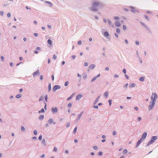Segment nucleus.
I'll return each mask as SVG.
<instances>
[{"instance_id": "58836bf2", "label": "nucleus", "mask_w": 158, "mask_h": 158, "mask_svg": "<svg viewBox=\"0 0 158 158\" xmlns=\"http://www.w3.org/2000/svg\"><path fill=\"white\" fill-rule=\"evenodd\" d=\"M33 134H34V135H36L37 134V132L36 130H34L33 131Z\"/></svg>"}, {"instance_id": "680f3d73", "label": "nucleus", "mask_w": 158, "mask_h": 158, "mask_svg": "<svg viewBox=\"0 0 158 158\" xmlns=\"http://www.w3.org/2000/svg\"><path fill=\"white\" fill-rule=\"evenodd\" d=\"M70 124L69 123H67L66 124V127H69V126H70Z\"/></svg>"}, {"instance_id": "a878e982", "label": "nucleus", "mask_w": 158, "mask_h": 158, "mask_svg": "<svg viewBox=\"0 0 158 158\" xmlns=\"http://www.w3.org/2000/svg\"><path fill=\"white\" fill-rule=\"evenodd\" d=\"M140 23L145 28H146L147 27V26L146 25V24L143 22H140Z\"/></svg>"}, {"instance_id": "c85d7f7f", "label": "nucleus", "mask_w": 158, "mask_h": 158, "mask_svg": "<svg viewBox=\"0 0 158 158\" xmlns=\"http://www.w3.org/2000/svg\"><path fill=\"white\" fill-rule=\"evenodd\" d=\"M77 126H76L74 128V129L73 131V132L74 134L76 133L77 130Z\"/></svg>"}, {"instance_id": "13d9d810", "label": "nucleus", "mask_w": 158, "mask_h": 158, "mask_svg": "<svg viewBox=\"0 0 158 158\" xmlns=\"http://www.w3.org/2000/svg\"><path fill=\"white\" fill-rule=\"evenodd\" d=\"M82 43V42L81 40H79L78 41L77 44L79 45L81 44Z\"/></svg>"}, {"instance_id": "79ce46f5", "label": "nucleus", "mask_w": 158, "mask_h": 158, "mask_svg": "<svg viewBox=\"0 0 158 158\" xmlns=\"http://www.w3.org/2000/svg\"><path fill=\"white\" fill-rule=\"evenodd\" d=\"M96 77H94L91 80V81L92 82H93L94 81H95L96 80Z\"/></svg>"}, {"instance_id": "8fccbe9b", "label": "nucleus", "mask_w": 158, "mask_h": 158, "mask_svg": "<svg viewBox=\"0 0 158 158\" xmlns=\"http://www.w3.org/2000/svg\"><path fill=\"white\" fill-rule=\"evenodd\" d=\"M108 102L110 104V106L112 103V100L111 99L109 100Z\"/></svg>"}, {"instance_id": "423d86ee", "label": "nucleus", "mask_w": 158, "mask_h": 158, "mask_svg": "<svg viewBox=\"0 0 158 158\" xmlns=\"http://www.w3.org/2000/svg\"><path fill=\"white\" fill-rule=\"evenodd\" d=\"M130 8L131 9V11L132 12H134V13H136V12H138L139 13V10H134L135 8L134 6H130Z\"/></svg>"}, {"instance_id": "a19ab883", "label": "nucleus", "mask_w": 158, "mask_h": 158, "mask_svg": "<svg viewBox=\"0 0 158 158\" xmlns=\"http://www.w3.org/2000/svg\"><path fill=\"white\" fill-rule=\"evenodd\" d=\"M144 17L146 19H147V20H149V18L148 17V16L147 15H144Z\"/></svg>"}, {"instance_id": "a18cd8bd", "label": "nucleus", "mask_w": 158, "mask_h": 158, "mask_svg": "<svg viewBox=\"0 0 158 158\" xmlns=\"http://www.w3.org/2000/svg\"><path fill=\"white\" fill-rule=\"evenodd\" d=\"M103 154V152H99L98 153V155L99 156H101Z\"/></svg>"}, {"instance_id": "72a5a7b5", "label": "nucleus", "mask_w": 158, "mask_h": 158, "mask_svg": "<svg viewBox=\"0 0 158 158\" xmlns=\"http://www.w3.org/2000/svg\"><path fill=\"white\" fill-rule=\"evenodd\" d=\"M45 100V101L47 102H48V96L47 95H46L44 96Z\"/></svg>"}, {"instance_id": "a211bd4d", "label": "nucleus", "mask_w": 158, "mask_h": 158, "mask_svg": "<svg viewBox=\"0 0 158 158\" xmlns=\"http://www.w3.org/2000/svg\"><path fill=\"white\" fill-rule=\"evenodd\" d=\"M51 89V83H50L48 85V92H49Z\"/></svg>"}, {"instance_id": "9b49d317", "label": "nucleus", "mask_w": 158, "mask_h": 158, "mask_svg": "<svg viewBox=\"0 0 158 158\" xmlns=\"http://www.w3.org/2000/svg\"><path fill=\"white\" fill-rule=\"evenodd\" d=\"M103 35L106 38L109 35V34L108 32L106 31L104 32Z\"/></svg>"}, {"instance_id": "7c9ffc66", "label": "nucleus", "mask_w": 158, "mask_h": 158, "mask_svg": "<svg viewBox=\"0 0 158 158\" xmlns=\"http://www.w3.org/2000/svg\"><path fill=\"white\" fill-rule=\"evenodd\" d=\"M99 100L97 98L95 100V101H94V104H96L99 101Z\"/></svg>"}, {"instance_id": "412c9836", "label": "nucleus", "mask_w": 158, "mask_h": 158, "mask_svg": "<svg viewBox=\"0 0 158 158\" xmlns=\"http://www.w3.org/2000/svg\"><path fill=\"white\" fill-rule=\"evenodd\" d=\"M48 122L50 124L52 123H53V120L52 118H50L48 120Z\"/></svg>"}, {"instance_id": "6e6552de", "label": "nucleus", "mask_w": 158, "mask_h": 158, "mask_svg": "<svg viewBox=\"0 0 158 158\" xmlns=\"http://www.w3.org/2000/svg\"><path fill=\"white\" fill-rule=\"evenodd\" d=\"M58 109L57 107H52L51 109L52 112L53 113H56Z\"/></svg>"}, {"instance_id": "37998d69", "label": "nucleus", "mask_w": 158, "mask_h": 158, "mask_svg": "<svg viewBox=\"0 0 158 158\" xmlns=\"http://www.w3.org/2000/svg\"><path fill=\"white\" fill-rule=\"evenodd\" d=\"M73 94L71 96H70L67 99V100H70V99H72V98L73 97Z\"/></svg>"}, {"instance_id": "c756f323", "label": "nucleus", "mask_w": 158, "mask_h": 158, "mask_svg": "<svg viewBox=\"0 0 158 158\" xmlns=\"http://www.w3.org/2000/svg\"><path fill=\"white\" fill-rule=\"evenodd\" d=\"M83 78L84 79H85L87 78V75L86 73H84L83 74Z\"/></svg>"}, {"instance_id": "09e8293b", "label": "nucleus", "mask_w": 158, "mask_h": 158, "mask_svg": "<svg viewBox=\"0 0 158 158\" xmlns=\"http://www.w3.org/2000/svg\"><path fill=\"white\" fill-rule=\"evenodd\" d=\"M57 148L56 147H55L53 149V151L55 152H56L57 151Z\"/></svg>"}, {"instance_id": "ea45409f", "label": "nucleus", "mask_w": 158, "mask_h": 158, "mask_svg": "<svg viewBox=\"0 0 158 158\" xmlns=\"http://www.w3.org/2000/svg\"><path fill=\"white\" fill-rule=\"evenodd\" d=\"M72 106V103H69L67 105V106L69 108L71 107Z\"/></svg>"}, {"instance_id": "e433bc0d", "label": "nucleus", "mask_w": 158, "mask_h": 158, "mask_svg": "<svg viewBox=\"0 0 158 158\" xmlns=\"http://www.w3.org/2000/svg\"><path fill=\"white\" fill-rule=\"evenodd\" d=\"M43 96H41L39 99V101H41L43 100Z\"/></svg>"}, {"instance_id": "f704fd0d", "label": "nucleus", "mask_w": 158, "mask_h": 158, "mask_svg": "<svg viewBox=\"0 0 158 158\" xmlns=\"http://www.w3.org/2000/svg\"><path fill=\"white\" fill-rule=\"evenodd\" d=\"M127 152V150L126 149H124L123 152V153L124 154H126Z\"/></svg>"}, {"instance_id": "338daca9", "label": "nucleus", "mask_w": 158, "mask_h": 158, "mask_svg": "<svg viewBox=\"0 0 158 158\" xmlns=\"http://www.w3.org/2000/svg\"><path fill=\"white\" fill-rule=\"evenodd\" d=\"M36 49L37 50L39 51V50H40L41 48L39 47H37L36 48Z\"/></svg>"}, {"instance_id": "5fc2aeb1", "label": "nucleus", "mask_w": 158, "mask_h": 158, "mask_svg": "<svg viewBox=\"0 0 158 158\" xmlns=\"http://www.w3.org/2000/svg\"><path fill=\"white\" fill-rule=\"evenodd\" d=\"M138 58H139V62H140V63H142L143 61H142V60L141 59V58L139 57Z\"/></svg>"}, {"instance_id": "f257e3e1", "label": "nucleus", "mask_w": 158, "mask_h": 158, "mask_svg": "<svg viewBox=\"0 0 158 158\" xmlns=\"http://www.w3.org/2000/svg\"><path fill=\"white\" fill-rule=\"evenodd\" d=\"M104 5L99 1L94 0L93 1L92 6L90 8V10L93 12L97 11L98 9L103 6Z\"/></svg>"}, {"instance_id": "e2e57ef3", "label": "nucleus", "mask_w": 158, "mask_h": 158, "mask_svg": "<svg viewBox=\"0 0 158 158\" xmlns=\"http://www.w3.org/2000/svg\"><path fill=\"white\" fill-rule=\"evenodd\" d=\"M135 43L136 45H138L139 44V42L138 41L136 40L135 41Z\"/></svg>"}, {"instance_id": "2f4dec72", "label": "nucleus", "mask_w": 158, "mask_h": 158, "mask_svg": "<svg viewBox=\"0 0 158 158\" xmlns=\"http://www.w3.org/2000/svg\"><path fill=\"white\" fill-rule=\"evenodd\" d=\"M69 83V82L68 81H67L65 82L64 84V85L65 86H67Z\"/></svg>"}, {"instance_id": "b1692460", "label": "nucleus", "mask_w": 158, "mask_h": 158, "mask_svg": "<svg viewBox=\"0 0 158 158\" xmlns=\"http://www.w3.org/2000/svg\"><path fill=\"white\" fill-rule=\"evenodd\" d=\"M22 96V95L20 94H19L17 95L16 96V98H19L21 97Z\"/></svg>"}, {"instance_id": "1a4fd4ad", "label": "nucleus", "mask_w": 158, "mask_h": 158, "mask_svg": "<svg viewBox=\"0 0 158 158\" xmlns=\"http://www.w3.org/2000/svg\"><path fill=\"white\" fill-rule=\"evenodd\" d=\"M142 141H143V140L140 138L138 140L137 143L135 145V148H137L139 146Z\"/></svg>"}, {"instance_id": "49530a36", "label": "nucleus", "mask_w": 158, "mask_h": 158, "mask_svg": "<svg viewBox=\"0 0 158 158\" xmlns=\"http://www.w3.org/2000/svg\"><path fill=\"white\" fill-rule=\"evenodd\" d=\"M128 83H127L126 84H125L124 86H123V87L124 88H125V89H127V86H128Z\"/></svg>"}, {"instance_id": "864d4df0", "label": "nucleus", "mask_w": 158, "mask_h": 158, "mask_svg": "<svg viewBox=\"0 0 158 158\" xmlns=\"http://www.w3.org/2000/svg\"><path fill=\"white\" fill-rule=\"evenodd\" d=\"M123 10H124L125 11H127V12H128L129 11L128 9L126 8H123Z\"/></svg>"}, {"instance_id": "4be33fe9", "label": "nucleus", "mask_w": 158, "mask_h": 158, "mask_svg": "<svg viewBox=\"0 0 158 158\" xmlns=\"http://www.w3.org/2000/svg\"><path fill=\"white\" fill-rule=\"evenodd\" d=\"M48 43L50 45H52V43L51 40L50 39H48L47 41Z\"/></svg>"}, {"instance_id": "5701e85b", "label": "nucleus", "mask_w": 158, "mask_h": 158, "mask_svg": "<svg viewBox=\"0 0 158 158\" xmlns=\"http://www.w3.org/2000/svg\"><path fill=\"white\" fill-rule=\"evenodd\" d=\"M104 95L106 98L108 96V92L107 91L104 94Z\"/></svg>"}, {"instance_id": "de8ad7c7", "label": "nucleus", "mask_w": 158, "mask_h": 158, "mask_svg": "<svg viewBox=\"0 0 158 158\" xmlns=\"http://www.w3.org/2000/svg\"><path fill=\"white\" fill-rule=\"evenodd\" d=\"M94 149L95 150H97L98 149V147L96 146H95L93 147Z\"/></svg>"}, {"instance_id": "6e6d98bb", "label": "nucleus", "mask_w": 158, "mask_h": 158, "mask_svg": "<svg viewBox=\"0 0 158 158\" xmlns=\"http://www.w3.org/2000/svg\"><path fill=\"white\" fill-rule=\"evenodd\" d=\"M77 76L78 77H80V79L79 80V81L80 82V81H81V75H80L79 73H78L77 74Z\"/></svg>"}, {"instance_id": "39448f33", "label": "nucleus", "mask_w": 158, "mask_h": 158, "mask_svg": "<svg viewBox=\"0 0 158 158\" xmlns=\"http://www.w3.org/2000/svg\"><path fill=\"white\" fill-rule=\"evenodd\" d=\"M84 113L83 111H82L81 112V113L79 114L78 117L76 119V122H78L80 118H81V115L83 114Z\"/></svg>"}, {"instance_id": "4d7b16f0", "label": "nucleus", "mask_w": 158, "mask_h": 158, "mask_svg": "<svg viewBox=\"0 0 158 158\" xmlns=\"http://www.w3.org/2000/svg\"><path fill=\"white\" fill-rule=\"evenodd\" d=\"M44 103L45 104V106H44V109L45 110H47V108H46L47 104H46V102H44Z\"/></svg>"}, {"instance_id": "bf43d9fd", "label": "nucleus", "mask_w": 158, "mask_h": 158, "mask_svg": "<svg viewBox=\"0 0 158 158\" xmlns=\"http://www.w3.org/2000/svg\"><path fill=\"white\" fill-rule=\"evenodd\" d=\"M123 72L125 73L126 74V70L125 69H124L123 70Z\"/></svg>"}, {"instance_id": "4c0bfd02", "label": "nucleus", "mask_w": 158, "mask_h": 158, "mask_svg": "<svg viewBox=\"0 0 158 158\" xmlns=\"http://www.w3.org/2000/svg\"><path fill=\"white\" fill-rule=\"evenodd\" d=\"M21 130L23 131H25V128L23 126H22L21 127Z\"/></svg>"}, {"instance_id": "c9c22d12", "label": "nucleus", "mask_w": 158, "mask_h": 158, "mask_svg": "<svg viewBox=\"0 0 158 158\" xmlns=\"http://www.w3.org/2000/svg\"><path fill=\"white\" fill-rule=\"evenodd\" d=\"M123 29L124 30H126L127 29V27L126 26V25H123Z\"/></svg>"}, {"instance_id": "ddd939ff", "label": "nucleus", "mask_w": 158, "mask_h": 158, "mask_svg": "<svg viewBox=\"0 0 158 158\" xmlns=\"http://www.w3.org/2000/svg\"><path fill=\"white\" fill-rule=\"evenodd\" d=\"M95 67V65L94 64H92L89 65V69H94Z\"/></svg>"}, {"instance_id": "cd10ccee", "label": "nucleus", "mask_w": 158, "mask_h": 158, "mask_svg": "<svg viewBox=\"0 0 158 158\" xmlns=\"http://www.w3.org/2000/svg\"><path fill=\"white\" fill-rule=\"evenodd\" d=\"M41 143L43 144H44V145L45 146L46 145V143H45V141L44 139H43Z\"/></svg>"}, {"instance_id": "9d476101", "label": "nucleus", "mask_w": 158, "mask_h": 158, "mask_svg": "<svg viewBox=\"0 0 158 158\" xmlns=\"http://www.w3.org/2000/svg\"><path fill=\"white\" fill-rule=\"evenodd\" d=\"M40 74L39 70V69H37V70L35 72H34V73L33 74V76L34 77L37 74L39 75Z\"/></svg>"}, {"instance_id": "f03ea898", "label": "nucleus", "mask_w": 158, "mask_h": 158, "mask_svg": "<svg viewBox=\"0 0 158 158\" xmlns=\"http://www.w3.org/2000/svg\"><path fill=\"white\" fill-rule=\"evenodd\" d=\"M157 96L156 93L152 94V95L151 97L152 101L150 102V104L148 106V109L149 110H152L154 107L156 99L157 98Z\"/></svg>"}, {"instance_id": "0eeeda50", "label": "nucleus", "mask_w": 158, "mask_h": 158, "mask_svg": "<svg viewBox=\"0 0 158 158\" xmlns=\"http://www.w3.org/2000/svg\"><path fill=\"white\" fill-rule=\"evenodd\" d=\"M147 132H144L143 133L141 137L140 138L143 140H144L147 136Z\"/></svg>"}, {"instance_id": "2eb2a0df", "label": "nucleus", "mask_w": 158, "mask_h": 158, "mask_svg": "<svg viewBox=\"0 0 158 158\" xmlns=\"http://www.w3.org/2000/svg\"><path fill=\"white\" fill-rule=\"evenodd\" d=\"M115 25L116 27H119L121 26V24L118 21H116L115 23Z\"/></svg>"}, {"instance_id": "473e14b6", "label": "nucleus", "mask_w": 158, "mask_h": 158, "mask_svg": "<svg viewBox=\"0 0 158 158\" xmlns=\"http://www.w3.org/2000/svg\"><path fill=\"white\" fill-rule=\"evenodd\" d=\"M42 134H40L38 137V139L39 140H42Z\"/></svg>"}, {"instance_id": "dca6fc26", "label": "nucleus", "mask_w": 158, "mask_h": 158, "mask_svg": "<svg viewBox=\"0 0 158 158\" xmlns=\"http://www.w3.org/2000/svg\"><path fill=\"white\" fill-rule=\"evenodd\" d=\"M107 20L109 25L111 26L112 27H114V25L113 24H112L111 21L109 19H108Z\"/></svg>"}, {"instance_id": "69168bd1", "label": "nucleus", "mask_w": 158, "mask_h": 158, "mask_svg": "<svg viewBox=\"0 0 158 158\" xmlns=\"http://www.w3.org/2000/svg\"><path fill=\"white\" fill-rule=\"evenodd\" d=\"M11 16V14L10 13H8L7 14V16L8 17H10Z\"/></svg>"}, {"instance_id": "f3484780", "label": "nucleus", "mask_w": 158, "mask_h": 158, "mask_svg": "<svg viewBox=\"0 0 158 158\" xmlns=\"http://www.w3.org/2000/svg\"><path fill=\"white\" fill-rule=\"evenodd\" d=\"M44 117V116L43 114L41 115L39 117V119L40 120H42Z\"/></svg>"}, {"instance_id": "603ef678", "label": "nucleus", "mask_w": 158, "mask_h": 158, "mask_svg": "<svg viewBox=\"0 0 158 158\" xmlns=\"http://www.w3.org/2000/svg\"><path fill=\"white\" fill-rule=\"evenodd\" d=\"M116 31L117 33H119L120 32V29L119 28H117L116 29Z\"/></svg>"}, {"instance_id": "6ab92c4d", "label": "nucleus", "mask_w": 158, "mask_h": 158, "mask_svg": "<svg viewBox=\"0 0 158 158\" xmlns=\"http://www.w3.org/2000/svg\"><path fill=\"white\" fill-rule=\"evenodd\" d=\"M136 86L135 84L134 83H132L130 84L129 86L131 87H134Z\"/></svg>"}, {"instance_id": "bb28decb", "label": "nucleus", "mask_w": 158, "mask_h": 158, "mask_svg": "<svg viewBox=\"0 0 158 158\" xmlns=\"http://www.w3.org/2000/svg\"><path fill=\"white\" fill-rule=\"evenodd\" d=\"M146 28V29L148 31L149 33L151 34H152V32L150 30V28L148 27H147Z\"/></svg>"}, {"instance_id": "393cba45", "label": "nucleus", "mask_w": 158, "mask_h": 158, "mask_svg": "<svg viewBox=\"0 0 158 158\" xmlns=\"http://www.w3.org/2000/svg\"><path fill=\"white\" fill-rule=\"evenodd\" d=\"M45 112L44 108H42L40 110L38 111L39 113H44Z\"/></svg>"}, {"instance_id": "3c124183", "label": "nucleus", "mask_w": 158, "mask_h": 158, "mask_svg": "<svg viewBox=\"0 0 158 158\" xmlns=\"http://www.w3.org/2000/svg\"><path fill=\"white\" fill-rule=\"evenodd\" d=\"M114 19L115 20H118L119 19V17L118 16H114Z\"/></svg>"}, {"instance_id": "0e129e2a", "label": "nucleus", "mask_w": 158, "mask_h": 158, "mask_svg": "<svg viewBox=\"0 0 158 158\" xmlns=\"http://www.w3.org/2000/svg\"><path fill=\"white\" fill-rule=\"evenodd\" d=\"M1 60H2V61H4V57L3 56H1Z\"/></svg>"}, {"instance_id": "4468645a", "label": "nucleus", "mask_w": 158, "mask_h": 158, "mask_svg": "<svg viewBox=\"0 0 158 158\" xmlns=\"http://www.w3.org/2000/svg\"><path fill=\"white\" fill-rule=\"evenodd\" d=\"M45 2L46 3L49 4V6L50 7H52L53 6V4L51 2L48 1H45Z\"/></svg>"}, {"instance_id": "20e7f679", "label": "nucleus", "mask_w": 158, "mask_h": 158, "mask_svg": "<svg viewBox=\"0 0 158 158\" xmlns=\"http://www.w3.org/2000/svg\"><path fill=\"white\" fill-rule=\"evenodd\" d=\"M61 88L60 86L58 85H55L52 88V90L54 92H55L56 90Z\"/></svg>"}, {"instance_id": "aec40b11", "label": "nucleus", "mask_w": 158, "mask_h": 158, "mask_svg": "<svg viewBox=\"0 0 158 158\" xmlns=\"http://www.w3.org/2000/svg\"><path fill=\"white\" fill-rule=\"evenodd\" d=\"M145 77H141L139 78V81H143L144 80Z\"/></svg>"}, {"instance_id": "f8f14e48", "label": "nucleus", "mask_w": 158, "mask_h": 158, "mask_svg": "<svg viewBox=\"0 0 158 158\" xmlns=\"http://www.w3.org/2000/svg\"><path fill=\"white\" fill-rule=\"evenodd\" d=\"M82 95L81 94H78L76 96V100H78L80 99L82 97Z\"/></svg>"}, {"instance_id": "c03bdc74", "label": "nucleus", "mask_w": 158, "mask_h": 158, "mask_svg": "<svg viewBox=\"0 0 158 158\" xmlns=\"http://www.w3.org/2000/svg\"><path fill=\"white\" fill-rule=\"evenodd\" d=\"M53 59H54V60H55L56 59V55L55 54H54L53 56Z\"/></svg>"}, {"instance_id": "052dcab7", "label": "nucleus", "mask_w": 158, "mask_h": 158, "mask_svg": "<svg viewBox=\"0 0 158 158\" xmlns=\"http://www.w3.org/2000/svg\"><path fill=\"white\" fill-rule=\"evenodd\" d=\"M117 134V132L115 131H114L113 132V135H116Z\"/></svg>"}, {"instance_id": "7ed1b4c3", "label": "nucleus", "mask_w": 158, "mask_h": 158, "mask_svg": "<svg viewBox=\"0 0 158 158\" xmlns=\"http://www.w3.org/2000/svg\"><path fill=\"white\" fill-rule=\"evenodd\" d=\"M158 138V137L156 136H152L151 140L148 142L147 144L146 145V146H148L151 144L154 143L155 140Z\"/></svg>"}, {"instance_id": "774afa93", "label": "nucleus", "mask_w": 158, "mask_h": 158, "mask_svg": "<svg viewBox=\"0 0 158 158\" xmlns=\"http://www.w3.org/2000/svg\"><path fill=\"white\" fill-rule=\"evenodd\" d=\"M45 156V154H42L40 156L41 158H43Z\"/></svg>"}]
</instances>
